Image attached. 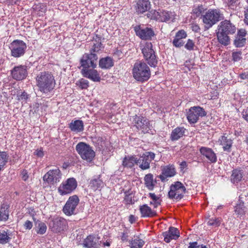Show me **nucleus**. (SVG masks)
<instances>
[{"mask_svg": "<svg viewBox=\"0 0 248 248\" xmlns=\"http://www.w3.org/2000/svg\"><path fill=\"white\" fill-rule=\"evenodd\" d=\"M144 180L146 187L149 190H153L156 184V180L154 179L153 175L151 173L145 175Z\"/></svg>", "mask_w": 248, "mask_h": 248, "instance_id": "nucleus-36", "label": "nucleus"}, {"mask_svg": "<svg viewBox=\"0 0 248 248\" xmlns=\"http://www.w3.org/2000/svg\"><path fill=\"white\" fill-rule=\"evenodd\" d=\"M140 48L143 57L151 66L155 67L157 63L155 52L153 49V45L151 42H144L140 44Z\"/></svg>", "mask_w": 248, "mask_h": 248, "instance_id": "nucleus-5", "label": "nucleus"}, {"mask_svg": "<svg viewBox=\"0 0 248 248\" xmlns=\"http://www.w3.org/2000/svg\"><path fill=\"white\" fill-rule=\"evenodd\" d=\"M155 158V154L154 153L148 152L143 154L140 158H138V164L140 168L143 170H147L150 168V164Z\"/></svg>", "mask_w": 248, "mask_h": 248, "instance_id": "nucleus-16", "label": "nucleus"}, {"mask_svg": "<svg viewBox=\"0 0 248 248\" xmlns=\"http://www.w3.org/2000/svg\"><path fill=\"white\" fill-rule=\"evenodd\" d=\"M186 130L184 127H177L172 131L170 139L173 141L178 140L185 135Z\"/></svg>", "mask_w": 248, "mask_h": 248, "instance_id": "nucleus-31", "label": "nucleus"}, {"mask_svg": "<svg viewBox=\"0 0 248 248\" xmlns=\"http://www.w3.org/2000/svg\"><path fill=\"white\" fill-rule=\"evenodd\" d=\"M187 37L186 32L184 30H179L175 34V37L172 41L174 46L180 47L183 46L184 43L182 40Z\"/></svg>", "mask_w": 248, "mask_h": 248, "instance_id": "nucleus-27", "label": "nucleus"}, {"mask_svg": "<svg viewBox=\"0 0 248 248\" xmlns=\"http://www.w3.org/2000/svg\"><path fill=\"white\" fill-rule=\"evenodd\" d=\"M34 154L36 155L38 157H43L44 156V152L43 150H36L34 152Z\"/></svg>", "mask_w": 248, "mask_h": 248, "instance_id": "nucleus-56", "label": "nucleus"}, {"mask_svg": "<svg viewBox=\"0 0 248 248\" xmlns=\"http://www.w3.org/2000/svg\"><path fill=\"white\" fill-rule=\"evenodd\" d=\"M246 32L245 30L243 29L239 30L234 41V45L236 47H240L245 45L246 42Z\"/></svg>", "mask_w": 248, "mask_h": 248, "instance_id": "nucleus-28", "label": "nucleus"}, {"mask_svg": "<svg viewBox=\"0 0 248 248\" xmlns=\"http://www.w3.org/2000/svg\"><path fill=\"white\" fill-rule=\"evenodd\" d=\"M135 31L136 35L142 40H151L155 35L154 31L150 28L138 26L135 28Z\"/></svg>", "mask_w": 248, "mask_h": 248, "instance_id": "nucleus-18", "label": "nucleus"}, {"mask_svg": "<svg viewBox=\"0 0 248 248\" xmlns=\"http://www.w3.org/2000/svg\"><path fill=\"white\" fill-rule=\"evenodd\" d=\"M147 16L152 19L166 22H173L175 17L174 12L167 11L152 10L148 13Z\"/></svg>", "mask_w": 248, "mask_h": 248, "instance_id": "nucleus-6", "label": "nucleus"}, {"mask_svg": "<svg viewBox=\"0 0 248 248\" xmlns=\"http://www.w3.org/2000/svg\"><path fill=\"white\" fill-rule=\"evenodd\" d=\"M36 81L39 90L44 93L51 92L56 84L53 75L49 72H40L36 78Z\"/></svg>", "mask_w": 248, "mask_h": 248, "instance_id": "nucleus-2", "label": "nucleus"}, {"mask_svg": "<svg viewBox=\"0 0 248 248\" xmlns=\"http://www.w3.org/2000/svg\"><path fill=\"white\" fill-rule=\"evenodd\" d=\"M139 209L141 217H151L156 216V212L152 210L147 204L140 206Z\"/></svg>", "mask_w": 248, "mask_h": 248, "instance_id": "nucleus-29", "label": "nucleus"}, {"mask_svg": "<svg viewBox=\"0 0 248 248\" xmlns=\"http://www.w3.org/2000/svg\"><path fill=\"white\" fill-rule=\"evenodd\" d=\"M100 244H102V246L105 247H109L111 243V241L110 239L107 240L105 242H102V241H99Z\"/></svg>", "mask_w": 248, "mask_h": 248, "instance_id": "nucleus-55", "label": "nucleus"}, {"mask_svg": "<svg viewBox=\"0 0 248 248\" xmlns=\"http://www.w3.org/2000/svg\"><path fill=\"white\" fill-rule=\"evenodd\" d=\"M134 121L136 127L144 133H149L150 131L153 134L152 122L149 121L144 117L135 115Z\"/></svg>", "mask_w": 248, "mask_h": 248, "instance_id": "nucleus-9", "label": "nucleus"}, {"mask_svg": "<svg viewBox=\"0 0 248 248\" xmlns=\"http://www.w3.org/2000/svg\"><path fill=\"white\" fill-rule=\"evenodd\" d=\"M245 19L248 21V8L245 12Z\"/></svg>", "mask_w": 248, "mask_h": 248, "instance_id": "nucleus-61", "label": "nucleus"}, {"mask_svg": "<svg viewBox=\"0 0 248 248\" xmlns=\"http://www.w3.org/2000/svg\"><path fill=\"white\" fill-rule=\"evenodd\" d=\"M239 77L242 79H248V71L247 73H244L240 74Z\"/></svg>", "mask_w": 248, "mask_h": 248, "instance_id": "nucleus-58", "label": "nucleus"}, {"mask_svg": "<svg viewBox=\"0 0 248 248\" xmlns=\"http://www.w3.org/2000/svg\"><path fill=\"white\" fill-rule=\"evenodd\" d=\"M98 57L95 53H85L81 57L80 63L82 67V70L88 68H95L96 66V62Z\"/></svg>", "mask_w": 248, "mask_h": 248, "instance_id": "nucleus-10", "label": "nucleus"}, {"mask_svg": "<svg viewBox=\"0 0 248 248\" xmlns=\"http://www.w3.org/2000/svg\"><path fill=\"white\" fill-rule=\"evenodd\" d=\"M76 84L82 89H87L89 87L88 81L83 78L78 81Z\"/></svg>", "mask_w": 248, "mask_h": 248, "instance_id": "nucleus-47", "label": "nucleus"}, {"mask_svg": "<svg viewBox=\"0 0 248 248\" xmlns=\"http://www.w3.org/2000/svg\"><path fill=\"white\" fill-rule=\"evenodd\" d=\"M99 237L89 235L84 240V247L87 248H99L100 245L99 243Z\"/></svg>", "mask_w": 248, "mask_h": 248, "instance_id": "nucleus-23", "label": "nucleus"}, {"mask_svg": "<svg viewBox=\"0 0 248 248\" xmlns=\"http://www.w3.org/2000/svg\"><path fill=\"white\" fill-rule=\"evenodd\" d=\"M76 150L81 158L88 162L91 161L95 156V152L92 148L83 142H80L76 145Z\"/></svg>", "mask_w": 248, "mask_h": 248, "instance_id": "nucleus-7", "label": "nucleus"}, {"mask_svg": "<svg viewBox=\"0 0 248 248\" xmlns=\"http://www.w3.org/2000/svg\"><path fill=\"white\" fill-rule=\"evenodd\" d=\"M243 176V172L242 170H234L231 175V180L233 183H237L240 182Z\"/></svg>", "mask_w": 248, "mask_h": 248, "instance_id": "nucleus-38", "label": "nucleus"}, {"mask_svg": "<svg viewBox=\"0 0 248 248\" xmlns=\"http://www.w3.org/2000/svg\"><path fill=\"white\" fill-rule=\"evenodd\" d=\"M206 115L204 109H189L187 113V119L190 124L196 123L200 117Z\"/></svg>", "mask_w": 248, "mask_h": 248, "instance_id": "nucleus-19", "label": "nucleus"}, {"mask_svg": "<svg viewBox=\"0 0 248 248\" xmlns=\"http://www.w3.org/2000/svg\"><path fill=\"white\" fill-rule=\"evenodd\" d=\"M24 226L26 229L30 230L32 227V223L30 220H27L25 221Z\"/></svg>", "mask_w": 248, "mask_h": 248, "instance_id": "nucleus-54", "label": "nucleus"}, {"mask_svg": "<svg viewBox=\"0 0 248 248\" xmlns=\"http://www.w3.org/2000/svg\"><path fill=\"white\" fill-rule=\"evenodd\" d=\"M144 244V242L139 237H134L129 241V246L131 248H141Z\"/></svg>", "mask_w": 248, "mask_h": 248, "instance_id": "nucleus-39", "label": "nucleus"}, {"mask_svg": "<svg viewBox=\"0 0 248 248\" xmlns=\"http://www.w3.org/2000/svg\"><path fill=\"white\" fill-rule=\"evenodd\" d=\"M190 108H195V109H197V108H201L200 107H199V106H194V107H191Z\"/></svg>", "mask_w": 248, "mask_h": 248, "instance_id": "nucleus-64", "label": "nucleus"}, {"mask_svg": "<svg viewBox=\"0 0 248 248\" xmlns=\"http://www.w3.org/2000/svg\"><path fill=\"white\" fill-rule=\"evenodd\" d=\"M79 202V198L77 195L70 196L63 208L64 213L67 216L75 214L76 208Z\"/></svg>", "mask_w": 248, "mask_h": 248, "instance_id": "nucleus-13", "label": "nucleus"}, {"mask_svg": "<svg viewBox=\"0 0 248 248\" xmlns=\"http://www.w3.org/2000/svg\"><path fill=\"white\" fill-rule=\"evenodd\" d=\"M176 174V170L173 165H169L164 166L162 169L161 174L158 176L161 181H166L167 177H171Z\"/></svg>", "mask_w": 248, "mask_h": 248, "instance_id": "nucleus-20", "label": "nucleus"}, {"mask_svg": "<svg viewBox=\"0 0 248 248\" xmlns=\"http://www.w3.org/2000/svg\"><path fill=\"white\" fill-rule=\"evenodd\" d=\"M138 161L136 156H127L124 158L122 165L124 167L131 168L135 164L138 165Z\"/></svg>", "mask_w": 248, "mask_h": 248, "instance_id": "nucleus-33", "label": "nucleus"}, {"mask_svg": "<svg viewBox=\"0 0 248 248\" xmlns=\"http://www.w3.org/2000/svg\"><path fill=\"white\" fill-rule=\"evenodd\" d=\"M232 60L238 62L242 59V52L240 51H234L232 53Z\"/></svg>", "mask_w": 248, "mask_h": 248, "instance_id": "nucleus-49", "label": "nucleus"}, {"mask_svg": "<svg viewBox=\"0 0 248 248\" xmlns=\"http://www.w3.org/2000/svg\"><path fill=\"white\" fill-rule=\"evenodd\" d=\"M12 232L7 229L0 230V244H5L9 243L13 236Z\"/></svg>", "mask_w": 248, "mask_h": 248, "instance_id": "nucleus-30", "label": "nucleus"}, {"mask_svg": "<svg viewBox=\"0 0 248 248\" xmlns=\"http://www.w3.org/2000/svg\"><path fill=\"white\" fill-rule=\"evenodd\" d=\"M12 78L16 80H22L25 78L28 75L27 66L19 65L15 66L11 71Z\"/></svg>", "mask_w": 248, "mask_h": 248, "instance_id": "nucleus-17", "label": "nucleus"}, {"mask_svg": "<svg viewBox=\"0 0 248 248\" xmlns=\"http://www.w3.org/2000/svg\"><path fill=\"white\" fill-rule=\"evenodd\" d=\"M226 135V134H225L220 137L218 140V142L222 146L224 151L230 152L232 144V140L231 138H229Z\"/></svg>", "mask_w": 248, "mask_h": 248, "instance_id": "nucleus-26", "label": "nucleus"}, {"mask_svg": "<svg viewBox=\"0 0 248 248\" xmlns=\"http://www.w3.org/2000/svg\"><path fill=\"white\" fill-rule=\"evenodd\" d=\"M22 178L23 180L26 181L28 178V176L27 175V172L26 170H24L22 171Z\"/></svg>", "mask_w": 248, "mask_h": 248, "instance_id": "nucleus-57", "label": "nucleus"}, {"mask_svg": "<svg viewBox=\"0 0 248 248\" xmlns=\"http://www.w3.org/2000/svg\"><path fill=\"white\" fill-rule=\"evenodd\" d=\"M67 226L66 220L62 217L54 218L49 223V227L52 231L58 233L64 230Z\"/></svg>", "mask_w": 248, "mask_h": 248, "instance_id": "nucleus-14", "label": "nucleus"}, {"mask_svg": "<svg viewBox=\"0 0 248 248\" xmlns=\"http://www.w3.org/2000/svg\"><path fill=\"white\" fill-rule=\"evenodd\" d=\"M8 160V156L5 152H0V171L2 170Z\"/></svg>", "mask_w": 248, "mask_h": 248, "instance_id": "nucleus-42", "label": "nucleus"}, {"mask_svg": "<svg viewBox=\"0 0 248 248\" xmlns=\"http://www.w3.org/2000/svg\"><path fill=\"white\" fill-rule=\"evenodd\" d=\"M247 208L244 206V203L237 204L235 206L234 212L238 217H241L245 214Z\"/></svg>", "mask_w": 248, "mask_h": 248, "instance_id": "nucleus-40", "label": "nucleus"}, {"mask_svg": "<svg viewBox=\"0 0 248 248\" xmlns=\"http://www.w3.org/2000/svg\"><path fill=\"white\" fill-rule=\"evenodd\" d=\"M221 221V219L220 218H212L209 219L207 224L216 227L220 225Z\"/></svg>", "mask_w": 248, "mask_h": 248, "instance_id": "nucleus-44", "label": "nucleus"}, {"mask_svg": "<svg viewBox=\"0 0 248 248\" xmlns=\"http://www.w3.org/2000/svg\"><path fill=\"white\" fill-rule=\"evenodd\" d=\"M224 3L226 4L232 9H234L239 4V0H223Z\"/></svg>", "mask_w": 248, "mask_h": 248, "instance_id": "nucleus-45", "label": "nucleus"}, {"mask_svg": "<svg viewBox=\"0 0 248 248\" xmlns=\"http://www.w3.org/2000/svg\"><path fill=\"white\" fill-rule=\"evenodd\" d=\"M149 197L151 198L152 201L150 202V205H153L154 208H157L161 203V200L159 197L156 196L155 193H150Z\"/></svg>", "mask_w": 248, "mask_h": 248, "instance_id": "nucleus-41", "label": "nucleus"}, {"mask_svg": "<svg viewBox=\"0 0 248 248\" xmlns=\"http://www.w3.org/2000/svg\"><path fill=\"white\" fill-rule=\"evenodd\" d=\"M186 162L184 161V162H182L181 164V165L182 166V167H184L185 166H186Z\"/></svg>", "mask_w": 248, "mask_h": 248, "instance_id": "nucleus-63", "label": "nucleus"}, {"mask_svg": "<svg viewBox=\"0 0 248 248\" xmlns=\"http://www.w3.org/2000/svg\"><path fill=\"white\" fill-rule=\"evenodd\" d=\"M192 28V30L195 32H198L200 30L199 26L197 25H193Z\"/></svg>", "mask_w": 248, "mask_h": 248, "instance_id": "nucleus-59", "label": "nucleus"}, {"mask_svg": "<svg viewBox=\"0 0 248 248\" xmlns=\"http://www.w3.org/2000/svg\"><path fill=\"white\" fill-rule=\"evenodd\" d=\"M132 75L137 81H147L151 77L149 67L144 62L138 61L135 63L132 69Z\"/></svg>", "mask_w": 248, "mask_h": 248, "instance_id": "nucleus-3", "label": "nucleus"}, {"mask_svg": "<svg viewBox=\"0 0 248 248\" xmlns=\"http://www.w3.org/2000/svg\"><path fill=\"white\" fill-rule=\"evenodd\" d=\"M188 248H207L205 246H200L196 242L190 243Z\"/></svg>", "mask_w": 248, "mask_h": 248, "instance_id": "nucleus-52", "label": "nucleus"}, {"mask_svg": "<svg viewBox=\"0 0 248 248\" xmlns=\"http://www.w3.org/2000/svg\"><path fill=\"white\" fill-rule=\"evenodd\" d=\"M82 75L87 78H88L93 81H99L100 77L96 70L94 68H88L82 70Z\"/></svg>", "mask_w": 248, "mask_h": 248, "instance_id": "nucleus-22", "label": "nucleus"}, {"mask_svg": "<svg viewBox=\"0 0 248 248\" xmlns=\"http://www.w3.org/2000/svg\"><path fill=\"white\" fill-rule=\"evenodd\" d=\"M201 154L205 156L209 161L212 163H215L217 161L216 154L213 150L208 147H202L200 149Z\"/></svg>", "mask_w": 248, "mask_h": 248, "instance_id": "nucleus-25", "label": "nucleus"}, {"mask_svg": "<svg viewBox=\"0 0 248 248\" xmlns=\"http://www.w3.org/2000/svg\"><path fill=\"white\" fill-rule=\"evenodd\" d=\"M89 186L93 191L100 190L104 186V183L100 177H96L90 181Z\"/></svg>", "mask_w": 248, "mask_h": 248, "instance_id": "nucleus-32", "label": "nucleus"}, {"mask_svg": "<svg viewBox=\"0 0 248 248\" xmlns=\"http://www.w3.org/2000/svg\"><path fill=\"white\" fill-rule=\"evenodd\" d=\"M164 241L166 243H169L172 239H176L179 236L178 230L174 227H171L167 232L163 233Z\"/></svg>", "mask_w": 248, "mask_h": 248, "instance_id": "nucleus-24", "label": "nucleus"}, {"mask_svg": "<svg viewBox=\"0 0 248 248\" xmlns=\"http://www.w3.org/2000/svg\"><path fill=\"white\" fill-rule=\"evenodd\" d=\"M103 47L100 42L95 41V43H93V45L91 48L90 53H98L100 51H101L103 49Z\"/></svg>", "mask_w": 248, "mask_h": 248, "instance_id": "nucleus-43", "label": "nucleus"}, {"mask_svg": "<svg viewBox=\"0 0 248 248\" xmlns=\"http://www.w3.org/2000/svg\"><path fill=\"white\" fill-rule=\"evenodd\" d=\"M9 206L5 203H3L0 208V221H6L9 216Z\"/></svg>", "mask_w": 248, "mask_h": 248, "instance_id": "nucleus-35", "label": "nucleus"}, {"mask_svg": "<svg viewBox=\"0 0 248 248\" xmlns=\"http://www.w3.org/2000/svg\"><path fill=\"white\" fill-rule=\"evenodd\" d=\"M18 99L23 101H26L29 98V95L25 92H22L21 94L18 95Z\"/></svg>", "mask_w": 248, "mask_h": 248, "instance_id": "nucleus-51", "label": "nucleus"}, {"mask_svg": "<svg viewBox=\"0 0 248 248\" xmlns=\"http://www.w3.org/2000/svg\"><path fill=\"white\" fill-rule=\"evenodd\" d=\"M195 43L193 40L189 39L187 40L186 43L185 45V47L188 50H193L195 47Z\"/></svg>", "mask_w": 248, "mask_h": 248, "instance_id": "nucleus-48", "label": "nucleus"}, {"mask_svg": "<svg viewBox=\"0 0 248 248\" xmlns=\"http://www.w3.org/2000/svg\"><path fill=\"white\" fill-rule=\"evenodd\" d=\"M69 128L76 133L82 132L84 130L83 122L81 120L72 121L69 124Z\"/></svg>", "mask_w": 248, "mask_h": 248, "instance_id": "nucleus-34", "label": "nucleus"}, {"mask_svg": "<svg viewBox=\"0 0 248 248\" xmlns=\"http://www.w3.org/2000/svg\"><path fill=\"white\" fill-rule=\"evenodd\" d=\"M236 30L235 26L230 21L225 20L220 22L216 31L218 42L224 46H227L230 43L229 35L234 34Z\"/></svg>", "mask_w": 248, "mask_h": 248, "instance_id": "nucleus-1", "label": "nucleus"}, {"mask_svg": "<svg viewBox=\"0 0 248 248\" xmlns=\"http://www.w3.org/2000/svg\"><path fill=\"white\" fill-rule=\"evenodd\" d=\"M26 48V44L23 41L14 40L11 44V55L15 58L20 57L24 55Z\"/></svg>", "mask_w": 248, "mask_h": 248, "instance_id": "nucleus-12", "label": "nucleus"}, {"mask_svg": "<svg viewBox=\"0 0 248 248\" xmlns=\"http://www.w3.org/2000/svg\"><path fill=\"white\" fill-rule=\"evenodd\" d=\"M186 191V188L182 183L176 182L170 186L169 197L171 199L181 200L183 197Z\"/></svg>", "mask_w": 248, "mask_h": 248, "instance_id": "nucleus-8", "label": "nucleus"}, {"mask_svg": "<svg viewBox=\"0 0 248 248\" xmlns=\"http://www.w3.org/2000/svg\"><path fill=\"white\" fill-rule=\"evenodd\" d=\"M127 238H128V235H127V234H125L124 233H123V235L121 237V239L122 241H125L127 239Z\"/></svg>", "mask_w": 248, "mask_h": 248, "instance_id": "nucleus-60", "label": "nucleus"}, {"mask_svg": "<svg viewBox=\"0 0 248 248\" xmlns=\"http://www.w3.org/2000/svg\"><path fill=\"white\" fill-rule=\"evenodd\" d=\"M12 3H14L15 4H18L21 0H11Z\"/></svg>", "mask_w": 248, "mask_h": 248, "instance_id": "nucleus-62", "label": "nucleus"}, {"mask_svg": "<svg viewBox=\"0 0 248 248\" xmlns=\"http://www.w3.org/2000/svg\"><path fill=\"white\" fill-rule=\"evenodd\" d=\"M62 174L59 169L50 170L43 177L44 181L49 184H54L59 182L61 179Z\"/></svg>", "mask_w": 248, "mask_h": 248, "instance_id": "nucleus-15", "label": "nucleus"}, {"mask_svg": "<svg viewBox=\"0 0 248 248\" xmlns=\"http://www.w3.org/2000/svg\"><path fill=\"white\" fill-rule=\"evenodd\" d=\"M99 65L102 69H108L113 65V62L110 57L103 58L99 60Z\"/></svg>", "mask_w": 248, "mask_h": 248, "instance_id": "nucleus-37", "label": "nucleus"}, {"mask_svg": "<svg viewBox=\"0 0 248 248\" xmlns=\"http://www.w3.org/2000/svg\"><path fill=\"white\" fill-rule=\"evenodd\" d=\"M77 186V182L74 178L68 179L63 182L58 187V191L61 195L71 193Z\"/></svg>", "mask_w": 248, "mask_h": 248, "instance_id": "nucleus-11", "label": "nucleus"}, {"mask_svg": "<svg viewBox=\"0 0 248 248\" xmlns=\"http://www.w3.org/2000/svg\"><path fill=\"white\" fill-rule=\"evenodd\" d=\"M46 229L47 227L45 223L40 222L38 224V229L36 230V232L38 234H43L46 232Z\"/></svg>", "mask_w": 248, "mask_h": 248, "instance_id": "nucleus-46", "label": "nucleus"}, {"mask_svg": "<svg viewBox=\"0 0 248 248\" xmlns=\"http://www.w3.org/2000/svg\"><path fill=\"white\" fill-rule=\"evenodd\" d=\"M223 18V15L218 9H210L202 16L204 28L207 30L211 28Z\"/></svg>", "mask_w": 248, "mask_h": 248, "instance_id": "nucleus-4", "label": "nucleus"}, {"mask_svg": "<svg viewBox=\"0 0 248 248\" xmlns=\"http://www.w3.org/2000/svg\"><path fill=\"white\" fill-rule=\"evenodd\" d=\"M203 11V8L202 6H198L193 9L192 12L196 16H199L202 15Z\"/></svg>", "mask_w": 248, "mask_h": 248, "instance_id": "nucleus-50", "label": "nucleus"}, {"mask_svg": "<svg viewBox=\"0 0 248 248\" xmlns=\"http://www.w3.org/2000/svg\"><path fill=\"white\" fill-rule=\"evenodd\" d=\"M151 7L149 0H137L135 10L138 14H143L150 9Z\"/></svg>", "mask_w": 248, "mask_h": 248, "instance_id": "nucleus-21", "label": "nucleus"}, {"mask_svg": "<svg viewBox=\"0 0 248 248\" xmlns=\"http://www.w3.org/2000/svg\"><path fill=\"white\" fill-rule=\"evenodd\" d=\"M124 201L127 204H130L132 203V196L131 195H126L125 196Z\"/></svg>", "mask_w": 248, "mask_h": 248, "instance_id": "nucleus-53", "label": "nucleus"}]
</instances>
